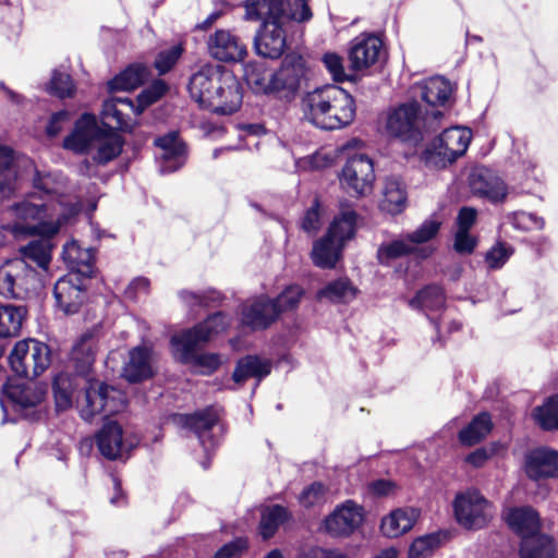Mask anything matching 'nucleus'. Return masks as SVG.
Masks as SVG:
<instances>
[{
  "label": "nucleus",
  "mask_w": 558,
  "mask_h": 558,
  "mask_svg": "<svg viewBox=\"0 0 558 558\" xmlns=\"http://www.w3.org/2000/svg\"><path fill=\"white\" fill-rule=\"evenodd\" d=\"M469 184L473 194L486 197L490 202H502L508 193L505 182L486 167L474 168L469 175Z\"/></svg>",
  "instance_id": "nucleus-21"
},
{
  "label": "nucleus",
  "mask_w": 558,
  "mask_h": 558,
  "mask_svg": "<svg viewBox=\"0 0 558 558\" xmlns=\"http://www.w3.org/2000/svg\"><path fill=\"white\" fill-rule=\"evenodd\" d=\"M148 69L142 64L129 66L118 76H116L109 86L111 89L130 90L138 87L148 76Z\"/></svg>",
  "instance_id": "nucleus-46"
},
{
  "label": "nucleus",
  "mask_w": 558,
  "mask_h": 558,
  "mask_svg": "<svg viewBox=\"0 0 558 558\" xmlns=\"http://www.w3.org/2000/svg\"><path fill=\"white\" fill-rule=\"evenodd\" d=\"M26 310L22 306L4 305L0 318V337H15L19 335Z\"/></svg>",
  "instance_id": "nucleus-47"
},
{
  "label": "nucleus",
  "mask_w": 558,
  "mask_h": 558,
  "mask_svg": "<svg viewBox=\"0 0 558 558\" xmlns=\"http://www.w3.org/2000/svg\"><path fill=\"white\" fill-rule=\"evenodd\" d=\"M477 211L472 207H463L457 217V230L470 231L474 226Z\"/></svg>",
  "instance_id": "nucleus-62"
},
{
  "label": "nucleus",
  "mask_w": 558,
  "mask_h": 558,
  "mask_svg": "<svg viewBox=\"0 0 558 558\" xmlns=\"http://www.w3.org/2000/svg\"><path fill=\"white\" fill-rule=\"evenodd\" d=\"M359 293L357 288L345 277L328 282L318 292V298L333 303H350Z\"/></svg>",
  "instance_id": "nucleus-38"
},
{
  "label": "nucleus",
  "mask_w": 558,
  "mask_h": 558,
  "mask_svg": "<svg viewBox=\"0 0 558 558\" xmlns=\"http://www.w3.org/2000/svg\"><path fill=\"white\" fill-rule=\"evenodd\" d=\"M123 144V138L118 133L99 129L92 147L94 161L99 165L108 163L121 154Z\"/></svg>",
  "instance_id": "nucleus-30"
},
{
  "label": "nucleus",
  "mask_w": 558,
  "mask_h": 558,
  "mask_svg": "<svg viewBox=\"0 0 558 558\" xmlns=\"http://www.w3.org/2000/svg\"><path fill=\"white\" fill-rule=\"evenodd\" d=\"M305 75L306 68L301 57H286L281 66L272 73V94L293 96L301 87Z\"/></svg>",
  "instance_id": "nucleus-16"
},
{
  "label": "nucleus",
  "mask_w": 558,
  "mask_h": 558,
  "mask_svg": "<svg viewBox=\"0 0 558 558\" xmlns=\"http://www.w3.org/2000/svg\"><path fill=\"white\" fill-rule=\"evenodd\" d=\"M191 97L216 113L231 114L242 104L241 85L227 69L206 64L194 73L190 80Z\"/></svg>",
  "instance_id": "nucleus-4"
},
{
  "label": "nucleus",
  "mask_w": 558,
  "mask_h": 558,
  "mask_svg": "<svg viewBox=\"0 0 558 558\" xmlns=\"http://www.w3.org/2000/svg\"><path fill=\"white\" fill-rule=\"evenodd\" d=\"M78 386L77 378L70 374L61 373L54 377L53 395L58 410L71 408L73 390Z\"/></svg>",
  "instance_id": "nucleus-45"
},
{
  "label": "nucleus",
  "mask_w": 558,
  "mask_h": 558,
  "mask_svg": "<svg viewBox=\"0 0 558 558\" xmlns=\"http://www.w3.org/2000/svg\"><path fill=\"white\" fill-rule=\"evenodd\" d=\"M324 495V486L320 483H313L302 492L300 502L305 507H311L322 501Z\"/></svg>",
  "instance_id": "nucleus-61"
},
{
  "label": "nucleus",
  "mask_w": 558,
  "mask_h": 558,
  "mask_svg": "<svg viewBox=\"0 0 558 558\" xmlns=\"http://www.w3.org/2000/svg\"><path fill=\"white\" fill-rule=\"evenodd\" d=\"M342 248V245L326 235L313 246V263L319 268H333L341 256Z\"/></svg>",
  "instance_id": "nucleus-37"
},
{
  "label": "nucleus",
  "mask_w": 558,
  "mask_h": 558,
  "mask_svg": "<svg viewBox=\"0 0 558 558\" xmlns=\"http://www.w3.org/2000/svg\"><path fill=\"white\" fill-rule=\"evenodd\" d=\"M11 369L19 376L37 377L51 363L49 347L35 339L17 341L9 355Z\"/></svg>",
  "instance_id": "nucleus-7"
},
{
  "label": "nucleus",
  "mask_w": 558,
  "mask_h": 558,
  "mask_svg": "<svg viewBox=\"0 0 558 558\" xmlns=\"http://www.w3.org/2000/svg\"><path fill=\"white\" fill-rule=\"evenodd\" d=\"M244 75L246 83L255 93L272 94V74H268L263 64H247Z\"/></svg>",
  "instance_id": "nucleus-48"
},
{
  "label": "nucleus",
  "mask_w": 558,
  "mask_h": 558,
  "mask_svg": "<svg viewBox=\"0 0 558 558\" xmlns=\"http://www.w3.org/2000/svg\"><path fill=\"white\" fill-rule=\"evenodd\" d=\"M336 156L332 150L319 149L313 155L295 161L298 171L322 170L333 165Z\"/></svg>",
  "instance_id": "nucleus-51"
},
{
  "label": "nucleus",
  "mask_w": 558,
  "mask_h": 558,
  "mask_svg": "<svg viewBox=\"0 0 558 558\" xmlns=\"http://www.w3.org/2000/svg\"><path fill=\"white\" fill-rule=\"evenodd\" d=\"M453 88L449 81L434 76L417 83L413 94L420 96L432 107L445 106L452 95Z\"/></svg>",
  "instance_id": "nucleus-28"
},
{
  "label": "nucleus",
  "mask_w": 558,
  "mask_h": 558,
  "mask_svg": "<svg viewBox=\"0 0 558 558\" xmlns=\"http://www.w3.org/2000/svg\"><path fill=\"white\" fill-rule=\"evenodd\" d=\"M511 223L514 228L519 230H533V229H543L545 222L543 218H539L533 214L525 211H518L513 214L511 218Z\"/></svg>",
  "instance_id": "nucleus-58"
},
{
  "label": "nucleus",
  "mask_w": 558,
  "mask_h": 558,
  "mask_svg": "<svg viewBox=\"0 0 558 558\" xmlns=\"http://www.w3.org/2000/svg\"><path fill=\"white\" fill-rule=\"evenodd\" d=\"M218 417L219 414L214 408H207L190 415H175L174 421L191 428L197 435L204 449L208 450L218 444V438L211 433L218 423Z\"/></svg>",
  "instance_id": "nucleus-19"
},
{
  "label": "nucleus",
  "mask_w": 558,
  "mask_h": 558,
  "mask_svg": "<svg viewBox=\"0 0 558 558\" xmlns=\"http://www.w3.org/2000/svg\"><path fill=\"white\" fill-rule=\"evenodd\" d=\"M492 428L490 415L487 412L480 413L466 427L460 430L459 440L464 446H473L485 439Z\"/></svg>",
  "instance_id": "nucleus-39"
},
{
  "label": "nucleus",
  "mask_w": 558,
  "mask_h": 558,
  "mask_svg": "<svg viewBox=\"0 0 558 558\" xmlns=\"http://www.w3.org/2000/svg\"><path fill=\"white\" fill-rule=\"evenodd\" d=\"M453 512L460 525L468 530H480L493 519V505L476 489H468L457 494L453 500Z\"/></svg>",
  "instance_id": "nucleus-8"
},
{
  "label": "nucleus",
  "mask_w": 558,
  "mask_h": 558,
  "mask_svg": "<svg viewBox=\"0 0 558 558\" xmlns=\"http://www.w3.org/2000/svg\"><path fill=\"white\" fill-rule=\"evenodd\" d=\"M521 558H556L553 539L543 534L525 538L521 543Z\"/></svg>",
  "instance_id": "nucleus-41"
},
{
  "label": "nucleus",
  "mask_w": 558,
  "mask_h": 558,
  "mask_svg": "<svg viewBox=\"0 0 558 558\" xmlns=\"http://www.w3.org/2000/svg\"><path fill=\"white\" fill-rule=\"evenodd\" d=\"M167 90L162 81L154 82L137 97V106L126 97H112L102 105L104 124L111 129L130 131L134 125L133 118L140 116L146 107L157 101Z\"/></svg>",
  "instance_id": "nucleus-6"
},
{
  "label": "nucleus",
  "mask_w": 558,
  "mask_h": 558,
  "mask_svg": "<svg viewBox=\"0 0 558 558\" xmlns=\"http://www.w3.org/2000/svg\"><path fill=\"white\" fill-rule=\"evenodd\" d=\"M511 254L510 247L498 243L486 253L485 260L489 268L498 269L509 259Z\"/></svg>",
  "instance_id": "nucleus-59"
},
{
  "label": "nucleus",
  "mask_w": 558,
  "mask_h": 558,
  "mask_svg": "<svg viewBox=\"0 0 558 558\" xmlns=\"http://www.w3.org/2000/svg\"><path fill=\"white\" fill-rule=\"evenodd\" d=\"M408 255L416 256V251L407 234L383 243L377 251V258L384 265Z\"/></svg>",
  "instance_id": "nucleus-40"
},
{
  "label": "nucleus",
  "mask_w": 558,
  "mask_h": 558,
  "mask_svg": "<svg viewBox=\"0 0 558 558\" xmlns=\"http://www.w3.org/2000/svg\"><path fill=\"white\" fill-rule=\"evenodd\" d=\"M525 471L529 477H558V451L549 448H537L525 458Z\"/></svg>",
  "instance_id": "nucleus-27"
},
{
  "label": "nucleus",
  "mask_w": 558,
  "mask_h": 558,
  "mask_svg": "<svg viewBox=\"0 0 558 558\" xmlns=\"http://www.w3.org/2000/svg\"><path fill=\"white\" fill-rule=\"evenodd\" d=\"M229 326L230 319L222 313H216L194 328L173 336L171 344L175 352H180L184 359H189L192 351L199 344L210 341Z\"/></svg>",
  "instance_id": "nucleus-11"
},
{
  "label": "nucleus",
  "mask_w": 558,
  "mask_h": 558,
  "mask_svg": "<svg viewBox=\"0 0 558 558\" xmlns=\"http://www.w3.org/2000/svg\"><path fill=\"white\" fill-rule=\"evenodd\" d=\"M49 92L60 98L72 95L73 83L69 74L54 71L49 84Z\"/></svg>",
  "instance_id": "nucleus-57"
},
{
  "label": "nucleus",
  "mask_w": 558,
  "mask_h": 558,
  "mask_svg": "<svg viewBox=\"0 0 558 558\" xmlns=\"http://www.w3.org/2000/svg\"><path fill=\"white\" fill-rule=\"evenodd\" d=\"M509 526L522 536V541L538 535L541 527L538 513L531 507L510 509L507 513Z\"/></svg>",
  "instance_id": "nucleus-31"
},
{
  "label": "nucleus",
  "mask_w": 558,
  "mask_h": 558,
  "mask_svg": "<svg viewBox=\"0 0 558 558\" xmlns=\"http://www.w3.org/2000/svg\"><path fill=\"white\" fill-rule=\"evenodd\" d=\"M246 546L245 539L238 538L221 547L217 551L215 558H235L246 548Z\"/></svg>",
  "instance_id": "nucleus-63"
},
{
  "label": "nucleus",
  "mask_w": 558,
  "mask_h": 558,
  "mask_svg": "<svg viewBox=\"0 0 558 558\" xmlns=\"http://www.w3.org/2000/svg\"><path fill=\"white\" fill-rule=\"evenodd\" d=\"M322 61L335 82L355 80V70H351V65L345 69L343 59L339 54L327 52L323 56Z\"/></svg>",
  "instance_id": "nucleus-52"
},
{
  "label": "nucleus",
  "mask_w": 558,
  "mask_h": 558,
  "mask_svg": "<svg viewBox=\"0 0 558 558\" xmlns=\"http://www.w3.org/2000/svg\"><path fill=\"white\" fill-rule=\"evenodd\" d=\"M445 305V294L441 288L437 286H428L418 291L410 301V306L415 310L425 312L439 311Z\"/></svg>",
  "instance_id": "nucleus-44"
},
{
  "label": "nucleus",
  "mask_w": 558,
  "mask_h": 558,
  "mask_svg": "<svg viewBox=\"0 0 558 558\" xmlns=\"http://www.w3.org/2000/svg\"><path fill=\"white\" fill-rule=\"evenodd\" d=\"M44 239L35 240L27 245L20 248L22 259L35 263L38 267L46 269L51 259L52 245L49 241L50 238L43 236Z\"/></svg>",
  "instance_id": "nucleus-43"
},
{
  "label": "nucleus",
  "mask_w": 558,
  "mask_h": 558,
  "mask_svg": "<svg viewBox=\"0 0 558 558\" xmlns=\"http://www.w3.org/2000/svg\"><path fill=\"white\" fill-rule=\"evenodd\" d=\"M375 181L373 160L365 154H354L343 166L340 182L355 195H366L372 192Z\"/></svg>",
  "instance_id": "nucleus-12"
},
{
  "label": "nucleus",
  "mask_w": 558,
  "mask_h": 558,
  "mask_svg": "<svg viewBox=\"0 0 558 558\" xmlns=\"http://www.w3.org/2000/svg\"><path fill=\"white\" fill-rule=\"evenodd\" d=\"M96 442L100 453L109 459H122L138 442L136 438L128 437L123 434L121 425L109 421L104 424L96 435Z\"/></svg>",
  "instance_id": "nucleus-15"
},
{
  "label": "nucleus",
  "mask_w": 558,
  "mask_h": 558,
  "mask_svg": "<svg viewBox=\"0 0 558 558\" xmlns=\"http://www.w3.org/2000/svg\"><path fill=\"white\" fill-rule=\"evenodd\" d=\"M244 8L245 20L262 21L254 39L256 53L270 59L279 58L284 51L287 24L312 16L305 0H246Z\"/></svg>",
  "instance_id": "nucleus-2"
},
{
  "label": "nucleus",
  "mask_w": 558,
  "mask_h": 558,
  "mask_svg": "<svg viewBox=\"0 0 558 558\" xmlns=\"http://www.w3.org/2000/svg\"><path fill=\"white\" fill-rule=\"evenodd\" d=\"M277 319V305L267 296L248 300L242 305L241 323L252 330L266 329Z\"/></svg>",
  "instance_id": "nucleus-18"
},
{
  "label": "nucleus",
  "mask_w": 558,
  "mask_h": 558,
  "mask_svg": "<svg viewBox=\"0 0 558 558\" xmlns=\"http://www.w3.org/2000/svg\"><path fill=\"white\" fill-rule=\"evenodd\" d=\"M383 196L380 207L384 211L396 215L405 208L407 194L399 179L391 177L385 180Z\"/></svg>",
  "instance_id": "nucleus-35"
},
{
  "label": "nucleus",
  "mask_w": 558,
  "mask_h": 558,
  "mask_svg": "<svg viewBox=\"0 0 558 558\" xmlns=\"http://www.w3.org/2000/svg\"><path fill=\"white\" fill-rule=\"evenodd\" d=\"M440 226L441 221L435 218H429L425 220L417 229L407 233L411 243L414 244L417 258L426 259L433 255L435 247L424 244L432 241L438 234Z\"/></svg>",
  "instance_id": "nucleus-33"
},
{
  "label": "nucleus",
  "mask_w": 558,
  "mask_h": 558,
  "mask_svg": "<svg viewBox=\"0 0 558 558\" xmlns=\"http://www.w3.org/2000/svg\"><path fill=\"white\" fill-rule=\"evenodd\" d=\"M39 286L36 270L25 259L12 258L0 267V294L3 296L24 299Z\"/></svg>",
  "instance_id": "nucleus-9"
},
{
  "label": "nucleus",
  "mask_w": 558,
  "mask_h": 558,
  "mask_svg": "<svg viewBox=\"0 0 558 558\" xmlns=\"http://www.w3.org/2000/svg\"><path fill=\"white\" fill-rule=\"evenodd\" d=\"M270 369L271 364L268 360L250 355L238 362L232 378L236 384H243L248 378L260 380L270 373Z\"/></svg>",
  "instance_id": "nucleus-34"
},
{
  "label": "nucleus",
  "mask_w": 558,
  "mask_h": 558,
  "mask_svg": "<svg viewBox=\"0 0 558 558\" xmlns=\"http://www.w3.org/2000/svg\"><path fill=\"white\" fill-rule=\"evenodd\" d=\"M424 119L416 102L402 104L388 112L386 129L403 141H418Z\"/></svg>",
  "instance_id": "nucleus-13"
},
{
  "label": "nucleus",
  "mask_w": 558,
  "mask_h": 558,
  "mask_svg": "<svg viewBox=\"0 0 558 558\" xmlns=\"http://www.w3.org/2000/svg\"><path fill=\"white\" fill-rule=\"evenodd\" d=\"M363 521V509L355 502L348 500L338 506L324 522L325 530L335 536L351 534Z\"/></svg>",
  "instance_id": "nucleus-22"
},
{
  "label": "nucleus",
  "mask_w": 558,
  "mask_h": 558,
  "mask_svg": "<svg viewBox=\"0 0 558 558\" xmlns=\"http://www.w3.org/2000/svg\"><path fill=\"white\" fill-rule=\"evenodd\" d=\"M535 422L547 430L558 429V396L549 397L533 411Z\"/></svg>",
  "instance_id": "nucleus-49"
},
{
  "label": "nucleus",
  "mask_w": 558,
  "mask_h": 558,
  "mask_svg": "<svg viewBox=\"0 0 558 558\" xmlns=\"http://www.w3.org/2000/svg\"><path fill=\"white\" fill-rule=\"evenodd\" d=\"M99 129L94 116L88 113L83 114L75 122L71 134L64 138L63 147L75 154L90 153Z\"/></svg>",
  "instance_id": "nucleus-25"
},
{
  "label": "nucleus",
  "mask_w": 558,
  "mask_h": 558,
  "mask_svg": "<svg viewBox=\"0 0 558 558\" xmlns=\"http://www.w3.org/2000/svg\"><path fill=\"white\" fill-rule=\"evenodd\" d=\"M154 373V356L150 348L138 345L130 350L122 368V375L128 381H142L150 378Z\"/></svg>",
  "instance_id": "nucleus-26"
},
{
  "label": "nucleus",
  "mask_w": 558,
  "mask_h": 558,
  "mask_svg": "<svg viewBox=\"0 0 558 558\" xmlns=\"http://www.w3.org/2000/svg\"><path fill=\"white\" fill-rule=\"evenodd\" d=\"M62 256L71 269L70 272H75L84 278L92 276L95 257L92 248H83L77 242L71 241L64 245Z\"/></svg>",
  "instance_id": "nucleus-32"
},
{
  "label": "nucleus",
  "mask_w": 558,
  "mask_h": 558,
  "mask_svg": "<svg viewBox=\"0 0 558 558\" xmlns=\"http://www.w3.org/2000/svg\"><path fill=\"white\" fill-rule=\"evenodd\" d=\"M471 140L472 132L470 129L449 128L436 137L428 147V160L440 167H446L465 154Z\"/></svg>",
  "instance_id": "nucleus-10"
},
{
  "label": "nucleus",
  "mask_w": 558,
  "mask_h": 558,
  "mask_svg": "<svg viewBox=\"0 0 558 558\" xmlns=\"http://www.w3.org/2000/svg\"><path fill=\"white\" fill-rule=\"evenodd\" d=\"M304 290L300 286H290L286 288L274 302L278 308V316L282 312L292 311L298 307Z\"/></svg>",
  "instance_id": "nucleus-55"
},
{
  "label": "nucleus",
  "mask_w": 558,
  "mask_h": 558,
  "mask_svg": "<svg viewBox=\"0 0 558 558\" xmlns=\"http://www.w3.org/2000/svg\"><path fill=\"white\" fill-rule=\"evenodd\" d=\"M183 52L181 45H174L159 52L155 60V66L159 74H165L172 69Z\"/></svg>",
  "instance_id": "nucleus-56"
},
{
  "label": "nucleus",
  "mask_w": 558,
  "mask_h": 558,
  "mask_svg": "<svg viewBox=\"0 0 558 558\" xmlns=\"http://www.w3.org/2000/svg\"><path fill=\"white\" fill-rule=\"evenodd\" d=\"M17 169L13 150L0 146V197H9L16 189Z\"/></svg>",
  "instance_id": "nucleus-36"
},
{
  "label": "nucleus",
  "mask_w": 558,
  "mask_h": 558,
  "mask_svg": "<svg viewBox=\"0 0 558 558\" xmlns=\"http://www.w3.org/2000/svg\"><path fill=\"white\" fill-rule=\"evenodd\" d=\"M78 211L77 205L65 207L60 202L45 203L31 195L8 209V215L14 218V222L1 223L0 229L14 236L38 234L51 238ZM3 241L1 238L0 245Z\"/></svg>",
  "instance_id": "nucleus-3"
},
{
  "label": "nucleus",
  "mask_w": 558,
  "mask_h": 558,
  "mask_svg": "<svg viewBox=\"0 0 558 558\" xmlns=\"http://www.w3.org/2000/svg\"><path fill=\"white\" fill-rule=\"evenodd\" d=\"M418 518L415 508H398L381 519L380 530L387 537H398L411 531Z\"/></svg>",
  "instance_id": "nucleus-29"
},
{
  "label": "nucleus",
  "mask_w": 558,
  "mask_h": 558,
  "mask_svg": "<svg viewBox=\"0 0 558 558\" xmlns=\"http://www.w3.org/2000/svg\"><path fill=\"white\" fill-rule=\"evenodd\" d=\"M319 226L320 222L318 209L317 207H312L306 211L302 220V228L306 232H314L319 228Z\"/></svg>",
  "instance_id": "nucleus-64"
},
{
  "label": "nucleus",
  "mask_w": 558,
  "mask_h": 558,
  "mask_svg": "<svg viewBox=\"0 0 558 558\" xmlns=\"http://www.w3.org/2000/svg\"><path fill=\"white\" fill-rule=\"evenodd\" d=\"M46 390L34 381H9L3 386L0 404L7 412V401L22 409L33 408L39 404L45 397Z\"/></svg>",
  "instance_id": "nucleus-20"
},
{
  "label": "nucleus",
  "mask_w": 558,
  "mask_h": 558,
  "mask_svg": "<svg viewBox=\"0 0 558 558\" xmlns=\"http://www.w3.org/2000/svg\"><path fill=\"white\" fill-rule=\"evenodd\" d=\"M355 227L356 214L351 209H345L333 219L326 235L343 246L345 241L353 238Z\"/></svg>",
  "instance_id": "nucleus-42"
},
{
  "label": "nucleus",
  "mask_w": 558,
  "mask_h": 558,
  "mask_svg": "<svg viewBox=\"0 0 558 558\" xmlns=\"http://www.w3.org/2000/svg\"><path fill=\"white\" fill-rule=\"evenodd\" d=\"M194 351H192L189 359H184L180 352V357L184 362H191L194 366L195 371L202 375H209L213 372H215L219 365H220V357L218 354L215 353H207V354H194Z\"/></svg>",
  "instance_id": "nucleus-54"
},
{
  "label": "nucleus",
  "mask_w": 558,
  "mask_h": 558,
  "mask_svg": "<svg viewBox=\"0 0 558 558\" xmlns=\"http://www.w3.org/2000/svg\"><path fill=\"white\" fill-rule=\"evenodd\" d=\"M209 56L220 62H241L247 56V48L239 36L229 29H216L207 38Z\"/></svg>",
  "instance_id": "nucleus-14"
},
{
  "label": "nucleus",
  "mask_w": 558,
  "mask_h": 558,
  "mask_svg": "<svg viewBox=\"0 0 558 558\" xmlns=\"http://www.w3.org/2000/svg\"><path fill=\"white\" fill-rule=\"evenodd\" d=\"M302 109L311 123L324 130L341 129L350 124L355 116L352 96L333 84L305 94L302 98Z\"/></svg>",
  "instance_id": "nucleus-5"
},
{
  "label": "nucleus",
  "mask_w": 558,
  "mask_h": 558,
  "mask_svg": "<svg viewBox=\"0 0 558 558\" xmlns=\"http://www.w3.org/2000/svg\"><path fill=\"white\" fill-rule=\"evenodd\" d=\"M476 238L470 231L457 230L454 234V250L460 254H471L476 246Z\"/></svg>",
  "instance_id": "nucleus-60"
},
{
  "label": "nucleus",
  "mask_w": 558,
  "mask_h": 558,
  "mask_svg": "<svg viewBox=\"0 0 558 558\" xmlns=\"http://www.w3.org/2000/svg\"><path fill=\"white\" fill-rule=\"evenodd\" d=\"M99 340L98 329L87 331L81 336L71 353L74 368L84 380L85 392L77 399L76 404L85 421H92L96 415L109 416L125 408V398L120 390L89 376L99 349Z\"/></svg>",
  "instance_id": "nucleus-1"
},
{
  "label": "nucleus",
  "mask_w": 558,
  "mask_h": 558,
  "mask_svg": "<svg viewBox=\"0 0 558 558\" xmlns=\"http://www.w3.org/2000/svg\"><path fill=\"white\" fill-rule=\"evenodd\" d=\"M155 145L158 149L157 160L161 172L170 173L184 165L186 159L185 146L175 132L157 137Z\"/></svg>",
  "instance_id": "nucleus-23"
},
{
  "label": "nucleus",
  "mask_w": 558,
  "mask_h": 558,
  "mask_svg": "<svg viewBox=\"0 0 558 558\" xmlns=\"http://www.w3.org/2000/svg\"><path fill=\"white\" fill-rule=\"evenodd\" d=\"M85 283L83 276L69 272L60 278L53 288L58 306L66 314L76 313L85 300Z\"/></svg>",
  "instance_id": "nucleus-17"
},
{
  "label": "nucleus",
  "mask_w": 558,
  "mask_h": 558,
  "mask_svg": "<svg viewBox=\"0 0 558 558\" xmlns=\"http://www.w3.org/2000/svg\"><path fill=\"white\" fill-rule=\"evenodd\" d=\"M441 543L440 533H432L420 536L413 541L409 548V558H425L439 547Z\"/></svg>",
  "instance_id": "nucleus-53"
},
{
  "label": "nucleus",
  "mask_w": 558,
  "mask_h": 558,
  "mask_svg": "<svg viewBox=\"0 0 558 558\" xmlns=\"http://www.w3.org/2000/svg\"><path fill=\"white\" fill-rule=\"evenodd\" d=\"M383 48L381 40L374 35H360L355 37L349 48L351 70L361 71L375 64Z\"/></svg>",
  "instance_id": "nucleus-24"
},
{
  "label": "nucleus",
  "mask_w": 558,
  "mask_h": 558,
  "mask_svg": "<svg viewBox=\"0 0 558 558\" xmlns=\"http://www.w3.org/2000/svg\"><path fill=\"white\" fill-rule=\"evenodd\" d=\"M287 510L281 506H272L262 513L259 531L264 539L275 535L278 527L287 520Z\"/></svg>",
  "instance_id": "nucleus-50"
}]
</instances>
